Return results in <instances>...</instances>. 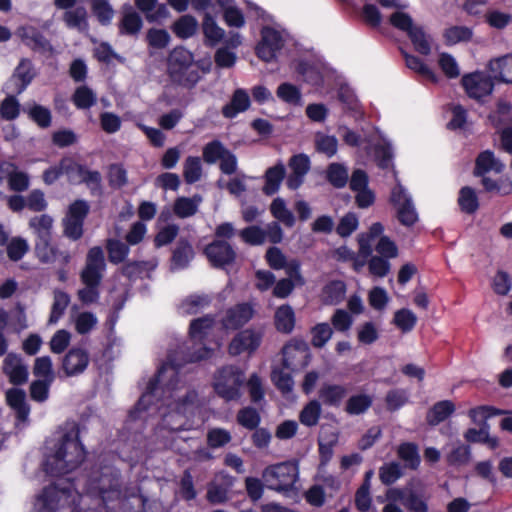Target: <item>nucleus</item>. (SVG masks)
Instances as JSON below:
<instances>
[{
	"label": "nucleus",
	"mask_w": 512,
	"mask_h": 512,
	"mask_svg": "<svg viewBox=\"0 0 512 512\" xmlns=\"http://www.w3.org/2000/svg\"><path fill=\"white\" fill-rule=\"evenodd\" d=\"M203 32L210 45H216L224 37V30L219 27L210 15H206L203 20Z\"/></svg>",
	"instance_id": "6e6d98bb"
},
{
	"label": "nucleus",
	"mask_w": 512,
	"mask_h": 512,
	"mask_svg": "<svg viewBox=\"0 0 512 512\" xmlns=\"http://www.w3.org/2000/svg\"><path fill=\"white\" fill-rule=\"evenodd\" d=\"M183 176L188 184L199 181L202 177V163L199 157L189 156L183 164Z\"/></svg>",
	"instance_id": "de8ad7c7"
},
{
	"label": "nucleus",
	"mask_w": 512,
	"mask_h": 512,
	"mask_svg": "<svg viewBox=\"0 0 512 512\" xmlns=\"http://www.w3.org/2000/svg\"><path fill=\"white\" fill-rule=\"evenodd\" d=\"M77 306L72 307V321L75 330L79 334H87L91 332L97 325L98 319L96 315L89 311L77 312Z\"/></svg>",
	"instance_id": "cd10ccee"
},
{
	"label": "nucleus",
	"mask_w": 512,
	"mask_h": 512,
	"mask_svg": "<svg viewBox=\"0 0 512 512\" xmlns=\"http://www.w3.org/2000/svg\"><path fill=\"white\" fill-rule=\"evenodd\" d=\"M489 69L496 79L504 83H512V55L490 61Z\"/></svg>",
	"instance_id": "c85d7f7f"
},
{
	"label": "nucleus",
	"mask_w": 512,
	"mask_h": 512,
	"mask_svg": "<svg viewBox=\"0 0 512 512\" xmlns=\"http://www.w3.org/2000/svg\"><path fill=\"white\" fill-rule=\"evenodd\" d=\"M245 381L244 372L235 366H226L214 377L213 387L218 396L226 401L240 399Z\"/></svg>",
	"instance_id": "1a4fd4ad"
},
{
	"label": "nucleus",
	"mask_w": 512,
	"mask_h": 512,
	"mask_svg": "<svg viewBox=\"0 0 512 512\" xmlns=\"http://www.w3.org/2000/svg\"><path fill=\"white\" fill-rule=\"evenodd\" d=\"M214 325L215 320L209 315L191 321L189 341L182 351L185 362H196L210 356L212 349L208 347V337Z\"/></svg>",
	"instance_id": "39448f33"
},
{
	"label": "nucleus",
	"mask_w": 512,
	"mask_h": 512,
	"mask_svg": "<svg viewBox=\"0 0 512 512\" xmlns=\"http://www.w3.org/2000/svg\"><path fill=\"white\" fill-rule=\"evenodd\" d=\"M298 477V465L291 461L268 466L262 473V478L269 489L285 495L297 491L295 484Z\"/></svg>",
	"instance_id": "0eeeda50"
},
{
	"label": "nucleus",
	"mask_w": 512,
	"mask_h": 512,
	"mask_svg": "<svg viewBox=\"0 0 512 512\" xmlns=\"http://www.w3.org/2000/svg\"><path fill=\"white\" fill-rule=\"evenodd\" d=\"M391 201L396 207L398 219L403 225L411 226L417 221L418 215L412 199L402 185L397 184L393 188Z\"/></svg>",
	"instance_id": "ddd939ff"
},
{
	"label": "nucleus",
	"mask_w": 512,
	"mask_h": 512,
	"mask_svg": "<svg viewBox=\"0 0 512 512\" xmlns=\"http://www.w3.org/2000/svg\"><path fill=\"white\" fill-rule=\"evenodd\" d=\"M286 36L285 30L280 27L264 26L261 29L260 41L255 47L258 58L264 62L275 61L284 46Z\"/></svg>",
	"instance_id": "9b49d317"
},
{
	"label": "nucleus",
	"mask_w": 512,
	"mask_h": 512,
	"mask_svg": "<svg viewBox=\"0 0 512 512\" xmlns=\"http://www.w3.org/2000/svg\"><path fill=\"white\" fill-rule=\"evenodd\" d=\"M342 138L347 145L362 147L368 154H372L379 167L385 169L390 166L393 156L391 143L380 134L372 135L371 139L366 142L357 133L345 128Z\"/></svg>",
	"instance_id": "6e6552de"
},
{
	"label": "nucleus",
	"mask_w": 512,
	"mask_h": 512,
	"mask_svg": "<svg viewBox=\"0 0 512 512\" xmlns=\"http://www.w3.org/2000/svg\"><path fill=\"white\" fill-rule=\"evenodd\" d=\"M285 176V166L282 163H278L273 167H270L265 174V185L263 191L267 195L276 193Z\"/></svg>",
	"instance_id": "f704fd0d"
},
{
	"label": "nucleus",
	"mask_w": 512,
	"mask_h": 512,
	"mask_svg": "<svg viewBox=\"0 0 512 512\" xmlns=\"http://www.w3.org/2000/svg\"><path fill=\"white\" fill-rule=\"evenodd\" d=\"M291 170L287 177L286 185L291 190H296L304 182V178L310 170V159L305 154H297L289 160Z\"/></svg>",
	"instance_id": "6ab92c4d"
},
{
	"label": "nucleus",
	"mask_w": 512,
	"mask_h": 512,
	"mask_svg": "<svg viewBox=\"0 0 512 512\" xmlns=\"http://www.w3.org/2000/svg\"><path fill=\"white\" fill-rule=\"evenodd\" d=\"M383 231V225L379 222H376L372 224L367 233L360 234L358 239L360 251L365 255H369L371 253V241L374 238L380 236L383 233Z\"/></svg>",
	"instance_id": "338daca9"
},
{
	"label": "nucleus",
	"mask_w": 512,
	"mask_h": 512,
	"mask_svg": "<svg viewBox=\"0 0 512 512\" xmlns=\"http://www.w3.org/2000/svg\"><path fill=\"white\" fill-rule=\"evenodd\" d=\"M345 293L346 285L343 281H331L323 289V300L326 304L335 305L344 299Z\"/></svg>",
	"instance_id": "37998d69"
},
{
	"label": "nucleus",
	"mask_w": 512,
	"mask_h": 512,
	"mask_svg": "<svg viewBox=\"0 0 512 512\" xmlns=\"http://www.w3.org/2000/svg\"><path fill=\"white\" fill-rule=\"evenodd\" d=\"M181 363L169 357L147 384L129 421H144L159 416L154 429L155 442L159 448L183 453L178 443V433L196 428L193 416L202 405L198 393L186 385L180 377Z\"/></svg>",
	"instance_id": "f257e3e1"
},
{
	"label": "nucleus",
	"mask_w": 512,
	"mask_h": 512,
	"mask_svg": "<svg viewBox=\"0 0 512 512\" xmlns=\"http://www.w3.org/2000/svg\"><path fill=\"white\" fill-rule=\"evenodd\" d=\"M416 322V315L411 310L405 308L396 311L393 318V323L403 333L410 332L416 325Z\"/></svg>",
	"instance_id": "bf43d9fd"
},
{
	"label": "nucleus",
	"mask_w": 512,
	"mask_h": 512,
	"mask_svg": "<svg viewBox=\"0 0 512 512\" xmlns=\"http://www.w3.org/2000/svg\"><path fill=\"white\" fill-rule=\"evenodd\" d=\"M293 66L302 80L316 91H328L336 84L337 72L320 56H301L294 61Z\"/></svg>",
	"instance_id": "20e7f679"
},
{
	"label": "nucleus",
	"mask_w": 512,
	"mask_h": 512,
	"mask_svg": "<svg viewBox=\"0 0 512 512\" xmlns=\"http://www.w3.org/2000/svg\"><path fill=\"white\" fill-rule=\"evenodd\" d=\"M194 256L193 248L188 242L180 241L172 256V269L186 268Z\"/></svg>",
	"instance_id": "ea45409f"
},
{
	"label": "nucleus",
	"mask_w": 512,
	"mask_h": 512,
	"mask_svg": "<svg viewBox=\"0 0 512 512\" xmlns=\"http://www.w3.org/2000/svg\"><path fill=\"white\" fill-rule=\"evenodd\" d=\"M141 16L129 5L124 6L119 29L122 34L135 35L142 28Z\"/></svg>",
	"instance_id": "bb28decb"
},
{
	"label": "nucleus",
	"mask_w": 512,
	"mask_h": 512,
	"mask_svg": "<svg viewBox=\"0 0 512 512\" xmlns=\"http://www.w3.org/2000/svg\"><path fill=\"white\" fill-rule=\"evenodd\" d=\"M455 410L451 401L445 400L436 403L427 414V421L431 425H437L448 418Z\"/></svg>",
	"instance_id": "a19ab883"
},
{
	"label": "nucleus",
	"mask_w": 512,
	"mask_h": 512,
	"mask_svg": "<svg viewBox=\"0 0 512 512\" xmlns=\"http://www.w3.org/2000/svg\"><path fill=\"white\" fill-rule=\"evenodd\" d=\"M53 222V218L47 214L35 216L30 219L29 227L36 235V241L51 239Z\"/></svg>",
	"instance_id": "7c9ffc66"
},
{
	"label": "nucleus",
	"mask_w": 512,
	"mask_h": 512,
	"mask_svg": "<svg viewBox=\"0 0 512 512\" xmlns=\"http://www.w3.org/2000/svg\"><path fill=\"white\" fill-rule=\"evenodd\" d=\"M346 394V389L341 385L325 384L319 391V397L324 404L338 405Z\"/></svg>",
	"instance_id": "c03bdc74"
},
{
	"label": "nucleus",
	"mask_w": 512,
	"mask_h": 512,
	"mask_svg": "<svg viewBox=\"0 0 512 512\" xmlns=\"http://www.w3.org/2000/svg\"><path fill=\"white\" fill-rule=\"evenodd\" d=\"M89 356L81 348L71 349L63 359V370L67 376H75L82 373L88 366Z\"/></svg>",
	"instance_id": "5701e85b"
},
{
	"label": "nucleus",
	"mask_w": 512,
	"mask_h": 512,
	"mask_svg": "<svg viewBox=\"0 0 512 512\" xmlns=\"http://www.w3.org/2000/svg\"><path fill=\"white\" fill-rule=\"evenodd\" d=\"M403 56L405 58L406 66L409 69L418 73L420 76H422L425 79H428L433 82L437 81V77H436L435 73L426 64H424L418 57H416L414 55H410L406 52L403 53Z\"/></svg>",
	"instance_id": "864d4df0"
},
{
	"label": "nucleus",
	"mask_w": 512,
	"mask_h": 512,
	"mask_svg": "<svg viewBox=\"0 0 512 512\" xmlns=\"http://www.w3.org/2000/svg\"><path fill=\"white\" fill-rule=\"evenodd\" d=\"M348 170L347 168L339 163H332L328 167L327 178L329 182L337 187L342 188L348 181Z\"/></svg>",
	"instance_id": "680f3d73"
},
{
	"label": "nucleus",
	"mask_w": 512,
	"mask_h": 512,
	"mask_svg": "<svg viewBox=\"0 0 512 512\" xmlns=\"http://www.w3.org/2000/svg\"><path fill=\"white\" fill-rule=\"evenodd\" d=\"M390 23L409 36L415 50L428 55L432 48V38L423 27L414 24L411 16L403 11H396L390 16Z\"/></svg>",
	"instance_id": "9d476101"
},
{
	"label": "nucleus",
	"mask_w": 512,
	"mask_h": 512,
	"mask_svg": "<svg viewBox=\"0 0 512 512\" xmlns=\"http://www.w3.org/2000/svg\"><path fill=\"white\" fill-rule=\"evenodd\" d=\"M85 458V450L79 440V429L68 424L57 431L46 442L44 470L53 476H62L73 472Z\"/></svg>",
	"instance_id": "7ed1b4c3"
},
{
	"label": "nucleus",
	"mask_w": 512,
	"mask_h": 512,
	"mask_svg": "<svg viewBox=\"0 0 512 512\" xmlns=\"http://www.w3.org/2000/svg\"><path fill=\"white\" fill-rule=\"evenodd\" d=\"M33 374L39 380L53 382L55 374L53 371L52 360L49 356L38 357L35 360Z\"/></svg>",
	"instance_id": "3c124183"
},
{
	"label": "nucleus",
	"mask_w": 512,
	"mask_h": 512,
	"mask_svg": "<svg viewBox=\"0 0 512 512\" xmlns=\"http://www.w3.org/2000/svg\"><path fill=\"white\" fill-rule=\"evenodd\" d=\"M458 203L462 211L474 213L478 208V198L475 191L470 187H463L460 190Z\"/></svg>",
	"instance_id": "e2e57ef3"
},
{
	"label": "nucleus",
	"mask_w": 512,
	"mask_h": 512,
	"mask_svg": "<svg viewBox=\"0 0 512 512\" xmlns=\"http://www.w3.org/2000/svg\"><path fill=\"white\" fill-rule=\"evenodd\" d=\"M96 101V94L87 86L78 87L73 95V102L79 109H89Z\"/></svg>",
	"instance_id": "052dcab7"
},
{
	"label": "nucleus",
	"mask_w": 512,
	"mask_h": 512,
	"mask_svg": "<svg viewBox=\"0 0 512 512\" xmlns=\"http://www.w3.org/2000/svg\"><path fill=\"white\" fill-rule=\"evenodd\" d=\"M504 168V165L495 158L491 151L482 152L476 160L475 173L478 175L485 174L490 171L500 173Z\"/></svg>",
	"instance_id": "e433bc0d"
},
{
	"label": "nucleus",
	"mask_w": 512,
	"mask_h": 512,
	"mask_svg": "<svg viewBox=\"0 0 512 512\" xmlns=\"http://www.w3.org/2000/svg\"><path fill=\"white\" fill-rule=\"evenodd\" d=\"M197 27L198 23L194 17L184 15L174 23L173 31L178 37L186 39L195 34Z\"/></svg>",
	"instance_id": "5fc2aeb1"
},
{
	"label": "nucleus",
	"mask_w": 512,
	"mask_h": 512,
	"mask_svg": "<svg viewBox=\"0 0 512 512\" xmlns=\"http://www.w3.org/2000/svg\"><path fill=\"white\" fill-rule=\"evenodd\" d=\"M253 313L252 305L248 303L237 304L226 311L222 318V324L226 329H238L252 318Z\"/></svg>",
	"instance_id": "4be33fe9"
},
{
	"label": "nucleus",
	"mask_w": 512,
	"mask_h": 512,
	"mask_svg": "<svg viewBox=\"0 0 512 512\" xmlns=\"http://www.w3.org/2000/svg\"><path fill=\"white\" fill-rule=\"evenodd\" d=\"M321 412L320 403L317 400H312L301 410L299 420L307 427L315 426L320 419Z\"/></svg>",
	"instance_id": "09e8293b"
},
{
	"label": "nucleus",
	"mask_w": 512,
	"mask_h": 512,
	"mask_svg": "<svg viewBox=\"0 0 512 512\" xmlns=\"http://www.w3.org/2000/svg\"><path fill=\"white\" fill-rule=\"evenodd\" d=\"M492 123L500 130L512 126V107L506 101H499L496 110L491 114Z\"/></svg>",
	"instance_id": "79ce46f5"
},
{
	"label": "nucleus",
	"mask_w": 512,
	"mask_h": 512,
	"mask_svg": "<svg viewBox=\"0 0 512 512\" xmlns=\"http://www.w3.org/2000/svg\"><path fill=\"white\" fill-rule=\"evenodd\" d=\"M89 211V205L84 200L73 202L64 219V233L72 240L79 239L83 234V222Z\"/></svg>",
	"instance_id": "f8f14e48"
},
{
	"label": "nucleus",
	"mask_w": 512,
	"mask_h": 512,
	"mask_svg": "<svg viewBox=\"0 0 512 512\" xmlns=\"http://www.w3.org/2000/svg\"><path fill=\"white\" fill-rule=\"evenodd\" d=\"M233 485V478L230 476H218L209 485L207 499L213 503H222L227 499L228 492Z\"/></svg>",
	"instance_id": "a878e982"
},
{
	"label": "nucleus",
	"mask_w": 512,
	"mask_h": 512,
	"mask_svg": "<svg viewBox=\"0 0 512 512\" xmlns=\"http://www.w3.org/2000/svg\"><path fill=\"white\" fill-rule=\"evenodd\" d=\"M283 364L289 370L306 367L310 362V352L307 344L302 340H293L282 349Z\"/></svg>",
	"instance_id": "2eb2a0df"
},
{
	"label": "nucleus",
	"mask_w": 512,
	"mask_h": 512,
	"mask_svg": "<svg viewBox=\"0 0 512 512\" xmlns=\"http://www.w3.org/2000/svg\"><path fill=\"white\" fill-rule=\"evenodd\" d=\"M462 85L467 95L476 100L489 96L494 89L491 77L484 72L478 71L464 75Z\"/></svg>",
	"instance_id": "dca6fc26"
},
{
	"label": "nucleus",
	"mask_w": 512,
	"mask_h": 512,
	"mask_svg": "<svg viewBox=\"0 0 512 512\" xmlns=\"http://www.w3.org/2000/svg\"><path fill=\"white\" fill-rule=\"evenodd\" d=\"M250 106V98L246 90L239 88L233 93L231 101L222 109V114L226 118H234L239 113L246 111Z\"/></svg>",
	"instance_id": "393cba45"
},
{
	"label": "nucleus",
	"mask_w": 512,
	"mask_h": 512,
	"mask_svg": "<svg viewBox=\"0 0 512 512\" xmlns=\"http://www.w3.org/2000/svg\"><path fill=\"white\" fill-rule=\"evenodd\" d=\"M32 63L23 59L16 67L14 74L6 83L5 89L8 93H22L34 78Z\"/></svg>",
	"instance_id": "a211bd4d"
},
{
	"label": "nucleus",
	"mask_w": 512,
	"mask_h": 512,
	"mask_svg": "<svg viewBox=\"0 0 512 512\" xmlns=\"http://www.w3.org/2000/svg\"><path fill=\"white\" fill-rule=\"evenodd\" d=\"M4 373L13 384H22L27 381L28 369L22 359L15 354H8L3 363Z\"/></svg>",
	"instance_id": "b1692460"
},
{
	"label": "nucleus",
	"mask_w": 512,
	"mask_h": 512,
	"mask_svg": "<svg viewBox=\"0 0 512 512\" xmlns=\"http://www.w3.org/2000/svg\"><path fill=\"white\" fill-rule=\"evenodd\" d=\"M205 254L215 267H224L235 259V251L225 241L215 240L205 248Z\"/></svg>",
	"instance_id": "aec40b11"
},
{
	"label": "nucleus",
	"mask_w": 512,
	"mask_h": 512,
	"mask_svg": "<svg viewBox=\"0 0 512 512\" xmlns=\"http://www.w3.org/2000/svg\"><path fill=\"white\" fill-rule=\"evenodd\" d=\"M332 328L328 323H319L311 330V343L314 347L322 348L331 339Z\"/></svg>",
	"instance_id": "0e129e2a"
},
{
	"label": "nucleus",
	"mask_w": 512,
	"mask_h": 512,
	"mask_svg": "<svg viewBox=\"0 0 512 512\" xmlns=\"http://www.w3.org/2000/svg\"><path fill=\"white\" fill-rule=\"evenodd\" d=\"M387 499L400 501L402 505L415 512H427V503L412 490L391 488L386 493Z\"/></svg>",
	"instance_id": "412c9836"
},
{
	"label": "nucleus",
	"mask_w": 512,
	"mask_h": 512,
	"mask_svg": "<svg viewBox=\"0 0 512 512\" xmlns=\"http://www.w3.org/2000/svg\"><path fill=\"white\" fill-rule=\"evenodd\" d=\"M61 169L63 174L72 184H79L83 182L86 168L85 166L77 163L70 157H65L61 160Z\"/></svg>",
	"instance_id": "58836bf2"
},
{
	"label": "nucleus",
	"mask_w": 512,
	"mask_h": 512,
	"mask_svg": "<svg viewBox=\"0 0 512 512\" xmlns=\"http://www.w3.org/2000/svg\"><path fill=\"white\" fill-rule=\"evenodd\" d=\"M262 338L263 331L261 329H245L232 339L229 345V353L234 356L244 352L252 354L260 346Z\"/></svg>",
	"instance_id": "f3484780"
},
{
	"label": "nucleus",
	"mask_w": 512,
	"mask_h": 512,
	"mask_svg": "<svg viewBox=\"0 0 512 512\" xmlns=\"http://www.w3.org/2000/svg\"><path fill=\"white\" fill-rule=\"evenodd\" d=\"M211 300L207 295L192 294L186 297L179 305V313L193 315L207 308Z\"/></svg>",
	"instance_id": "c756f323"
},
{
	"label": "nucleus",
	"mask_w": 512,
	"mask_h": 512,
	"mask_svg": "<svg viewBox=\"0 0 512 512\" xmlns=\"http://www.w3.org/2000/svg\"><path fill=\"white\" fill-rule=\"evenodd\" d=\"M29 244L21 237H14L7 243V255L10 260L18 261L28 252Z\"/></svg>",
	"instance_id": "774afa93"
},
{
	"label": "nucleus",
	"mask_w": 512,
	"mask_h": 512,
	"mask_svg": "<svg viewBox=\"0 0 512 512\" xmlns=\"http://www.w3.org/2000/svg\"><path fill=\"white\" fill-rule=\"evenodd\" d=\"M275 325L278 331L290 333L295 325V314L289 305L280 306L275 312Z\"/></svg>",
	"instance_id": "4c0bfd02"
},
{
	"label": "nucleus",
	"mask_w": 512,
	"mask_h": 512,
	"mask_svg": "<svg viewBox=\"0 0 512 512\" xmlns=\"http://www.w3.org/2000/svg\"><path fill=\"white\" fill-rule=\"evenodd\" d=\"M485 20L490 27L502 30L512 22V14L499 9H489L485 14Z\"/></svg>",
	"instance_id": "603ef678"
},
{
	"label": "nucleus",
	"mask_w": 512,
	"mask_h": 512,
	"mask_svg": "<svg viewBox=\"0 0 512 512\" xmlns=\"http://www.w3.org/2000/svg\"><path fill=\"white\" fill-rule=\"evenodd\" d=\"M202 202L200 195H194L193 197H179L174 202L173 211L179 218H188L193 216Z\"/></svg>",
	"instance_id": "473e14b6"
},
{
	"label": "nucleus",
	"mask_w": 512,
	"mask_h": 512,
	"mask_svg": "<svg viewBox=\"0 0 512 512\" xmlns=\"http://www.w3.org/2000/svg\"><path fill=\"white\" fill-rule=\"evenodd\" d=\"M106 269L104 252L101 247H92L87 254L86 264L80 274L82 283L100 284Z\"/></svg>",
	"instance_id": "4468645a"
},
{
	"label": "nucleus",
	"mask_w": 512,
	"mask_h": 512,
	"mask_svg": "<svg viewBox=\"0 0 512 512\" xmlns=\"http://www.w3.org/2000/svg\"><path fill=\"white\" fill-rule=\"evenodd\" d=\"M144 500L134 489H122L118 470L110 465L85 469L78 478H61L35 498L30 512H136Z\"/></svg>",
	"instance_id": "f03ea898"
},
{
	"label": "nucleus",
	"mask_w": 512,
	"mask_h": 512,
	"mask_svg": "<svg viewBox=\"0 0 512 512\" xmlns=\"http://www.w3.org/2000/svg\"><path fill=\"white\" fill-rule=\"evenodd\" d=\"M91 8L98 21L103 25H108L113 19L114 10L108 0H90Z\"/></svg>",
	"instance_id": "13d9d810"
},
{
	"label": "nucleus",
	"mask_w": 512,
	"mask_h": 512,
	"mask_svg": "<svg viewBox=\"0 0 512 512\" xmlns=\"http://www.w3.org/2000/svg\"><path fill=\"white\" fill-rule=\"evenodd\" d=\"M271 379L274 385L283 394L292 392L294 387V380L289 372H284L282 369L274 368L271 373Z\"/></svg>",
	"instance_id": "69168bd1"
},
{
	"label": "nucleus",
	"mask_w": 512,
	"mask_h": 512,
	"mask_svg": "<svg viewBox=\"0 0 512 512\" xmlns=\"http://www.w3.org/2000/svg\"><path fill=\"white\" fill-rule=\"evenodd\" d=\"M271 213L286 226H293L295 218L292 212L286 207V203L282 198H276L271 204Z\"/></svg>",
	"instance_id": "4d7b16f0"
},
{
	"label": "nucleus",
	"mask_w": 512,
	"mask_h": 512,
	"mask_svg": "<svg viewBox=\"0 0 512 512\" xmlns=\"http://www.w3.org/2000/svg\"><path fill=\"white\" fill-rule=\"evenodd\" d=\"M59 246L53 244L51 239L36 241L35 252L38 259L43 263H55Z\"/></svg>",
	"instance_id": "49530a36"
},
{
	"label": "nucleus",
	"mask_w": 512,
	"mask_h": 512,
	"mask_svg": "<svg viewBox=\"0 0 512 512\" xmlns=\"http://www.w3.org/2000/svg\"><path fill=\"white\" fill-rule=\"evenodd\" d=\"M277 97L283 102L290 105H301V91L295 85L285 82L278 86L276 91Z\"/></svg>",
	"instance_id": "8fccbe9b"
},
{
	"label": "nucleus",
	"mask_w": 512,
	"mask_h": 512,
	"mask_svg": "<svg viewBox=\"0 0 512 512\" xmlns=\"http://www.w3.org/2000/svg\"><path fill=\"white\" fill-rule=\"evenodd\" d=\"M168 73L173 82L186 87L194 86L200 78L192 53L184 47H176L171 51Z\"/></svg>",
	"instance_id": "423d86ee"
},
{
	"label": "nucleus",
	"mask_w": 512,
	"mask_h": 512,
	"mask_svg": "<svg viewBox=\"0 0 512 512\" xmlns=\"http://www.w3.org/2000/svg\"><path fill=\"white\" fill-rule=\"evenodd\" d=\"M63 20L67 27L71 29H76L79 32L88 31L87 11L83 6L67 10L64 13Z\"/></svg>",
	"instance_id": "2f4dec72"
},
{
	"label": "nucleus",
	"mask_w": 512,
	"mask_h": 512,
	"mask_svg": "<svg viewBox=\"0 0 512 512\" xmlns=\"http://www.w3.org/2000/svg\"><path fill=\"white\" fill-rule=\"evenodd\" d=\"M6 398L8 404L17 413L20 420L24 421L29 415V407L26 403V394L23 390L13 388L7 391Z\"/></svg>",
	"instance_id": "72a5a7b5"
},
{
	"label": "nucleus",
	"mask_w": 512,
	"mask_h": 512,
	"mask_svg": "<svg viewBox=\"0 0 512 512\" xmlns=\"http://www.w3.org/2000/svg\"><path fill=\"white\" fill-rule=\"evenodd\" d=\"M70 296L68 293L56 289L53 292V303L51 306V312L49 316V323L56 324L63 317L67 307L70 304Z\"/></svg>",
	"instance_id": "c9c22d12"
},
{
	"label": "nucleus",
	"mask_w": 512,
	"mask_h": 512,
	"mask_svg": "<svg viewBox=\"0 0 512 512\" xmlns=\"http://www.w3.org/2000/svg\"><path fill=\"white\" fill-rule=\"evenodd\" d=\"M314 142L316 150L327 157L334 156L338 150V140L332 135L318 132L315 134Z\"/></svg>",
	"instance_id": "a18cd8bd"
}]
</instances>
